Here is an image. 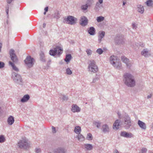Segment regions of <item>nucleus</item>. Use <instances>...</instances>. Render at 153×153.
Wrapping results in <instances>:
<instances>
[{"label": "nucleus", "instance_id": "obj_7", "mask_svg": "<svg viewBox=\"0 0 153 153\" xmlns=\"http://www.w3.org/2000/svg\"><path fill=\"white\" fill-rule=\"evenodd\" d=\"M110 63L113 66L116 67L117 68L119 69L120 68V65H118V59L117 57L114 56H111L110 58Z\"/></svg>", "mask_w": 153, "mask_h": 153}, {"label": "nucleus", "instance_id": "obj_12", "mask_svg": "<svg viewBox=\"0 0 153 153\" xmlns=\"http://www.w3.org/2000/svg\"><path fill=\"white\" fill-rule=\"evenodd\" d=\"M98 1L96 3L94 10L96 11H99L101 8L103 7L102 5L103 0H98Z\"/></svg>", "mask_w": 153, "mask_h": 153}, {"label": "nucleus", "instance_id": "obj_14", "mask_svg": "<svg viewBox=\"0 0 153 153\" xmlns=\"http://www.w3.org/2000/svg\"><path fill=\"white\" fill-rule=\"evenodd\" d=\"M80 21L79 24L82 26H85L88 24V19L85 16H81L80 17Z\"/></svg>", "mask_w": 153, "mask_h": 153}, {"label": "nucleus", "instance_id": "obj_24", "mask_svg": "<svg viewBox=\"0 0 153 153\" xmlns=\"http://www.w3.org/2000/svg\"><path fill=\"white\" fill-rule=\"evenodd\" d=\"M149 53L148 50L147 48L144 49L141 53V55L145 57H148L149 55Z\"/></svg>", "mask_w": 153, "mask_h": 153}, {"label": "nucleus", "instance_id": "obj_61", "mask_svg": "<svg viewBox=\"0 0 153 153\" xmlns=\"http://www.w3.org/2000/svg\"><path fill=\"white\" fill-rule=\"evenodd\" d=\"M48 153H51V152H48Z\"/></svg>", "mask_w": 153, "mask_h": 153}, {"label": "nucleus", "instance_id": "obj_30", "mask_svg": "<svg viewBox=\"0 0 153 153\" xmlns=\"http://www.w3.org/2000/svg\"><path fill=\"white\" fill-rule=\"evenodd\" d=\"M81 131V127L79 126H76L74 128V132L76 134H80Z\"/></svg>", "mask_w": 153, "mask_h": 153}, {"label": "nucleus", "instance_id": "obj_58", "mask_svg": "<svg viewBox=\"0 0 153 153\" xmlns=\"http://www.w3.org/2000/svg\"><path fill=\"white\" fill-rule=\"evenodd\" d=\"M45 26H46V24L45 23H44L43 24V27L45 28Z\"/></svg>", "mask_w": 153, "mask_h": 153}, {"label": "nucleus", "instance_id": "obj_59", "mask_svg": "<svg viewBox=\"0 0 153 153\" xmlns=\"http://www.w3.org/2000/svg\"><path fill=\"white\" fill-rule=\"evenodd\" d=\"M126 3V2H125L124 1H123V6Z\"/></svg>", "mask_w": 153, "mask_h": 153}, {"label": "nucleus", "instance_id": "obj_60", "mask_svg": "<svg viewBox=\"0 0 153 153\" xmlns=\"http://www.w3.org/2000/svg\"><path fill=\"white\" fill-rule=\"evenodd\" d=\"M47 12H45V11L44 12V15H45L46 14V13Z\"/></svg>", "mask_w": 153, "mask_h": 153}, {"label": "nucleus", "instance_id": "obj_17", "mask_svg": "<svg viewBox=\"0 0 153 153\" xmlns=\"http://www.w3.org/2000/svg\"><path fill=\"white\" fill-rule=\"evenodd\" d=\"M123 122H131V119L129 115L126 113L123 114Z\"/></svg>", "mask_w": 153, "mask_h": 153}, {"label": "nucleus", "instance_id": "obj_56", "mask_svg": "<svg viewBox=\"0 0 153 153\" xmlns=\"http://www.w3.org/2000/svg\"><path fill=\"white\" fill-rule=\"evenodd\" d=\"M1 48H2V44H0V52H1Z\"/></svg>", "mask_w": 153, "mask_h": 153}, {"label": "nucleus", "instance_id": "obj_41", "mask_svg": "<svg viewBox=\"0 0 153 153\" xmlns=\"http://www.w3.org/2000/svg\"><path fill=\"white\" fill-rule=\"evenodd\" d=\"M5 139L3 135L0 136V143H3L4 142Z\"/></svg>", "mask_w": 153, "mask_h": 153}, {"label": "nucleus", "instance_id": "obj_26", "mask_svg": "<svg viewBox=\"0 0 153 153\" xmlns=\"http://www.w3.org/2000/svg\"><path fill=\"white\" fill-rule=\"evenodd\" d=\"M137 11L141 13H143L144 11V9L143 6L138 4L137 5Z\"/></svg>", "mask_w": 153, "mask_h": 153}, {"label": "nucleus", "instance_id": "obj_44", "mask_svg": "<svg viewBox=\"0 0 153 153\" xmlns=\"http://www.w3.org/2000/svg\"><path fill=\"white\" fill-rule=\"evenodd\" d=\"M86 52L88 56L91 55L92 54V51L90 49H87L86 51Z\"/></svg>", "mask_w": 153, "mask_h": 153}, {"label": "nucleus", "instance_id": "obj_23", "mask_svg": "<svg viewBox=\"0 0 153 153\" xmlns=\"http://www.w3.org/2000/svg\"><path fill=\"white\" fill-rule=\"evenodd\" d=\"M99 35L98 36V41L99 42H100L102 39L105 35V32L104 31H100L99 32Z\"/></svg>", "mask_w": 153, "mask_h": 153}, {"label": "nucleus", "instance_id": "obj_20", "mask_svg": "<svg viewBox=\"0 0 153 153\" xmlns=\"http://www.w3.org/2000/svg\"><path fill=\"white\" fill-rule=\"evenodd\" d=\"M137 123L139 127L142 129L145 130L146 129V125L143 122L140 120H138Z\"/></svg>", "mask_w": 153, "mask_h": 153}, {"label": "nucleus", "instance_id": "obj_33", "mask_svg": "<svg viewBox=\"0 0 153 153\" xmlns=\"http://www.w3.org/2000/svg\"><path fill=\"white\" fill-rule=\"evenodd\" d=\"M40 59L41 61L43 62H45V56L44 53L42 52L40 55Z\"/></svg>", "mask_w": 153, "mask_h": 153}, {"label": "nucleus", "instance_id": "obj_5", "mask_svg": "<svg viewBox=\"0 0 153 153\" xmlns=\"http://www.w3.org/2000/svg\"><path fill=\"white\" fill-rule=\"evenodd\" d=\"M89 71L93 73H95L98 71V68L96 65V62L94 60L90 61V63L88 66Z\"/></svg>", "mask_w": 153, "mask_h": 153}, {"label": "nucleus", "instance_id": "obj_53", "mask_svg": "<svg viewBox=\"0 0 153 153\" xmlns=\"http://www.w3.org/2000/svg\"><path fill=\"white\" fill-rule=\"evenodd\" d=\"M13 0H7V2L9 4H10Z\"/></svg>", "mask_w": 153, "mask_h": 153}, {"label": "nucleus", "instance_id": "obj_37", "mask_svg": "<svg viewBox=\"0 0 153 153\" xmlns=\"http://www.w3.org/2000/svg\"><path fill=\"white\" fill-rule=\"evenodd\" d=\"M86 138L87 140H92L93 137L91 134L90 133L87 134Z\"/></svg>", "mask_w": 153, "mask_h": 153}, {"label": "nucleus", "instance_id": "obj_28", "mask_svg": "<svg viewBox=\"0 0 153 153\" xmlns=\"http://www.w3.org/2000/svg\"><path fill=\"white\" fill-rule=\"evenodd\" d=\"M72 58V56L71 54H67L66 55L65 58V59L64 60L65 62H68L70 61Z\"/></svg>", "mask_w": 153, "mask_h": 153}, {"label": "nucleus", "instance_id": "obj_18", "mask_svg": "<svg viewBox=\"0 0 153 153\" xmlns=\"http://www.w3.org/2000/svg\"><path fill=\"white\" fill-rule=\"evenodd\" d=\"M121 59L123 62L125 63L127 67H130L131 66V64L129 62V59L127 58L125 56H122Z\"/></svg>", "mask_w": 153, "mask_h": 153}, {"label": "nucleus", "instance_id": "obj_11", "mask_svg": "<svg viewBox=\"0 0 153 153\" xmlns=\"http://www.w3.org/2000/svg\"><path fill=\"white\" fill-rule=\"evenodd\" d=\"M14 51L13 49H11L9 51V54L10 56L11 60L14 62H16L18 59L17 57L14 53Z\"/></svg>", "mask_w": 153, "mask_h": 153}, {"label": "nucleus", "instance_id": "obj_50", "mask_svg": "<svg viewBox=\"0 0 153 153\" xmlns=\"http://www.w3.org/2000/svg\"><path fill=\"white\" fill-rule=\"evenodd\" d=\"M117 115L119 119H121L123 118V115L122 116L121 114L119 112H117Z\"/></svg>", "mask_w": 153, "mask_h": 153}, {"label": "nucleus", "instance_id": "obj_49", "mask_svg": "<svg viewBox=\"0 0 153 153\" xmlns=\"http://www.w3.org/2000/svg\"><path fill=\"white\" fill-rule=\"evenodd\" d=\"M147 151V149H146L143 148L141 149V152L142 153H146Z\"/></svg>", "mask_w": 153, "mask_h": 153}, {"label": "nucleus", "instance_id": "obj_22", "mask_svg": "<svg viewBox=\"0 0 153 153\" xmlns=\"http://www.w3.org/2000/svg\"><path fill=\"white\" fill-rule=\"evenodd\" d=\"M29 95L27 94L25 95L21 100L22 102H25L27 101L30 99Z\"/></svg>", "mask_w": 153, "mask_h": 153}, {"label": "nucleus", "instance_id": "obj_39", "mask_svg": "<svg viewBox=\"0 0 153 153\" xmlns=\"http://www.w3.org/2000/svg\"><path fill=\"white\" fill-rule=\"evenodd\" d=\"M88 7L86 4L82 5L81 7V9L83 11L86 10L88 8Z\"/></svg>", "mask_w": 153, "mask_h": 153}, {"label": "nucleus", "instance_id": "obj_52", "mask_svg": "<svg viewBox=\"0 0 153 153\" xmlns=\"http://www.w3.org/2000/svg\"><path fill=\"white\" fill-rule=\"evenodd\" d=\"M132 28L133 29H136L137 27L135 23H133L132 24Z\"/></svg>", "mask_w": 153, "mask_h": 153}, {"label": "nucleus", "instance_id": "obj_51", "mask_svg": "<svg viewBox=\"0 0 153 153\" xmlns=\"http://www.w3.org/2000/svg\"><path fill=\"white\" fill-rule=\"evenodd\" d=\"M62 99L64 100H67L68 99V97L64 95L63 96Z\"/></svg>", "mask_w": 153, "mask_h": 153}, {"label": "nucleus", "instance_id": "obj_2", "mask_svg": "<svg viewBox=\"0 0 153 153\" xmlns=\"http://www.w3.org/2000/svg\"><path fill=\"white\" fill-rule=\"evenodd\" d=\"M131 126V122H122L120 120H117L114 123L113 128L118 129L120 127H123L126 129H128Z\"/></svg>", "mask_w": 153, "mask_h": 153}, {"label": "nucleus", "instance_id": "obj_15", "mask_svg": "<svg viewBox=\"0 0 153 153\" xmlns=\"http://www.w3.org/2000/svg\"><path fill=\"white\" fill-rule=\"evenodd\" d=\"M120 135L122 137L127 138H131L133 136V134L131 133H128L125 131H121Z\"/></svg>", "mask_w": 153, "mask_h": 153}, {"label": "nucleus", "instance_id": "obj_4", "mask_svg": "<svg viewBox=\"0 0 153 153\" xmlns=\"http://www.w3.org/2000/svg\"><path fill=\"white\" fill-rule=\"evenodd\" d=\"M77 19L74 16H68L67 18H64L63 22L64 23L71 25H73L76 23Z\"/></svg>", "mask_w": 153, "mask_h": 153}, {"label": "nucleus", "instance_id": "obj_35", "mask_svg": "<svg viewBox=\"0 0 153 153\" xmlns=\"http://www.w3.org/2000/svg\"><path fill=\"white\" fill-rule=\"evenodd\" d=\"M78 140L81 141H84L85 139L84 137L81 134H79L78 135Z\"/></svg>", "mask_w": 153, "mask_h": 153}, {"label": "nucleus", "instance_id": "obj_46", "mask_svg": "<svg viewBox=\"0 0 153 153\" xmlns=\"http://www.w3.org/2000/svg\"><path fill=\"white\" fill-rule=\"evenodd\" d=\"M35 150L36 153H41V149H40L36 148Z\"/></svg>", "mask_w": 153, "mask_h": 153}, {"label": "nucleus", "instance_id": "obj_16", "mask_svg": "<svg viewBox=\"0 0 153 153\" xmlns=\"http://www.w3.org/2000/svg\"><path fill=\"white\" fill-rule=\"evenodd\" d=\"M80 108L76 104H73L72 106L71 111L74 113L79 112L80 111Z\"/></svg>", "mask_w": 153, "mask_h": 153}, {"label": "nucleus", "instance_id": "obj_57", "mask_svg": "<svg viewBox=\"0 0 153 153\" xmlns=\"http://www.w3.org/2000/svg\"><path fill=\"white\" fill-rule=\"evenodd\" d=\"M114 153H119L117 150H115V151Z\"/></svg>", "mask_w": 153, "mask_h": 153}, {"label": "nucleus", "instance_id": "obj_54", "mask_svg": "<svg viewBox=\"0 0 153 153\" xmlns=\"http://www.w3.org/2000/svg\"><path fill=\"white\" fill-rule=\"evenodd\" d=\"M48 7H45L44 9L45 11V12H47L48 10Z\"/></svg>", "mask_w": 153, "mask_h": 153}, {"label": "nucleus", "instance_id": "obj_3", "mask_svg": "<svg viewBox=\"0 0 153 153\" xmlns=\"http://www.w3.org/2000/svg\"><path fill=\"white\" fill-rule=\"evenodd\" d=\"M12 77L14 82L19 85H22L23 83L22 80L21 76L19 74L13 72L12 74Z\"/></svg>", "mask_w": 153, "mask_h": 153}, {"label": "nucleus", "instance_id": "obj_32", "mask_svg": "<svg viewBox=\"0 0 153 153\" xmlns=\"http://www.w3.org/2000/svg\"><path fill=\"white\" fill-rule=\"evenodd\" d=\"M9 64L12 67L13 69L15 71H18L19 69L14 65V64L11 61L9 62Z\"/></svg>", "mask_w": 153, "mask_h": 153}, {"label": "nucleus", "instance_id": "obj_1", "mask_svg": "<svg viewBox=\"0 0 153 153\" xmlns=\"http://www.w3.org/2000/svg\"><path fill=\"white\" fill-rule=\"evenodd\" d=\"M123 81L124 83L128 87H133L135 85L134 76L128 73L124 74L123 75Z\"/></svg>", "mask_w": 153, "mask_h": 153}, {"label": "nucleus", "instance_id": "obj_45", "mask_svg": "<svg viewBox=\"0 0 153 153\" xmlns=\"http://www.w3.org/2000/svg\"><path fill=\"white\" fill-rule=\"evenodd\" d=\"M5 8H6V12L7 13V16H8V12H9V5H7V6Z\"/></svg>", "mask_w": 153, "mask_h": 153}, {"label": "nucleus", "instance_id": "obj_47", "mask_svg": "<svg viewBox=\"0 0 153 153\" xmlns=\"http://www.w3.org/2000/svg\"><path fill=\"white\" fill-rule=\"evenodd\" d=\"M4 66V63L2 62H0V68H3Z\"/></svg>", "mask_w": 153, "mask_h": 153}, {"label": "nucleus", "instance_id": "obj_48", "mask_svg": "<svg viewBox=\"0 0 153 153\" xmlns=\"http://www.w3.org/2000/svg\"><path fill=\"white\" fill-rule=\"evenodd\" d=\"M52 132L53 133H56V128L54 127L53 126H52Z\"/></svg>", "mask_w": 153, "mask_h": 153}, {"label": "nucleus", "instance_id": "obj_27", "mask_svg": "<svg viewBox=\"0 0 153 153\" xmlns=\"http://www.w3.org/2000/svg\"><path fill=\"white\" fill-rule=\"evenodd\" d=\"M93 125L96 126L97 128H99L101 125V123L99 121L93 122Z\"/></svg>", "mask_w": 153, "mask_h": 153}, {"label": "nucleus", "instance_id": "obj_21", "mask_svg": "<svg viewBox=\"0 0 153 153\" xmlns=\"http://www.w3.org/2000/svg\"><path fill=\"white\" fill-rule=\"evenodd\" d=\"M88 31L89 34L91 35H94L95 33V29L93 27H91L88 28Z\"/></svg>", "mask_w": 153, "mask_h": 153}, {"label": "nucleus", "instance_id": "obj_29", "mask_svg": "<svg viewBox=\"0 0 153 153\" xmlns=\"http://www.w3.org/2000/svg\"><path fill=\"white\" fill-rule=\"evenodd\" d=\"M85 148L88 150H91L92 149L93 147L92 145L90 144H84Z\"/></svg>", "mask_w": 153, "mask_h": 153}, {"label": "nucleus", "instance_id": "obj_34", "mask_svg": "<svg viewBox=\"0 0 153 153\" xmlns=\"http://www.w3.org/2000/svg\"><path fill=\"white\" fill-rule=\"evenodd\" d=\"M146 4L149 7L152 6L153 4V1L152 0H147L146 2Z\"/></svg>", "mask_w": 153, "mask_h": 153}, {"label": "nucleus", "instance_id": "obj_25", "mask_svg": "<svg viewBox=\"0 0 153 153\" xmlns=\"http://www.w3.org/2000/svg\"><path fill=\"white\" fill-rule=\"evenodd\" d=\"M14 121V118L12 116H10L8 118L7 122L9 125H12Z\"/></svg>", "mask_w": 153, "mask_h": 153}, {"label": "nucleus", "instance_id": "obj_36", "mask_svg": "<svg viewBox=\"0 0 153 153\" xmlns=\"http://www.w3.org/2000/svg\"><path fill=\"white\" fill-rule=\"evenodd\" d=\"M104 19V17L102 16H99L97 17L96 19L98 22H100L103 21Z\"/></svg>", "mask_w": 153, "mask_h": 153}, {"label": "nucleus", "instance_id": "obj_9", "mask_svg": "<svg viewBox=\"0 0 153 153\" xmlns=\"http://www.w3.org/2000/svg\"><path fill=\"white\" fill-rule=\"evenodd\" d=\"M18 145L20 148L27 149L29 146L30 143H28L27 140H20L18 143Z\"/></svg>", "mask_w": 153, "mask_h": 153}, {"label": "nucleus", "instance_id": "obj_31", "mask_svg": "<svg viewBox=\"0 0 153 153\" xmlns=\"http://www.w3.org/2000/svg\"><path fill=\"white\" fill-rule=\"evenodd\" d=\"M94 3V0H88L86 4L88 7H91Z\"/></svg>", "mask_w": 153, "mask_h": 153}, {"label": "nucleus", "instance_id": "obj_40", "mask_svg": "<svg viewBox=\"0 0 153 153\" xmlns=\"http://www.w3.org/2000/svg\"><path fill=\"white\" fill-rule=\"evenodd\" d=\"M100 78L99 75L96 74L95 77L93 79L92 82L95 83L96 81L99 79Z\"/></svg>", "mask_w": 153, "mask_h": 153}, {"label": "nucleus", "instance_id": "obj_8", "mask_svg": "<svg viewBox=\"0 0 153 153\" xmlns=\"http://www.w3.org/2000/svg\"><path fill=\"white\" fill-rule=\"evenodd\" d=\"M115 43L118 45L123 44L124 43L123 36L121 34H117L114 39Z\"/></svg>", "mask_w": 153, "mask_h": 153}, {"label": "nucleus", "instance_id": "obj_43", "mask_svg": "<svg viewBox=\"0 0 153 153\" xmlns=\"http://www.w3.org/2000/svg\"><path fill=\"white\" fill-rule=\"evenodd\" d=\"M103 52V51L100 48H99L96 50V52L100 55L102 54Z\"/></svg>", "mask_w": 153, "mask_h": 153}, {"label": "nucleus", "instance_id": "obj_42", "mask_svg": "<svg viewBox=\"0 0 153 153\" xmlns=\"http://www.w3.org/2000/svg\"><path fill=\"white\" fill-rule=\"evenodd\" d=\"M66 74L68 75H71L72 74V71L70 69L68 68L66 70Z\"/></svg>", "mask_w": 153, "mask_h": 153}, {"label": "nucleus", "instance_id": "obj_10", "mask_svg": "<svg viewBox=\"0 0 153 153\" xmlns=\"http://www.w3.org/2000/svg\"><path fill=\"white\" fill-rule=\"evenodd\" d=\"M33 58H31L30 56H27L25 60V63L29 68L31 67L33 65Z\"/></svg>", "mask_w": 153, "mask_h": 153}, {"label": "nucleus", "instance_id": "obj_19", "mask_svg": "<svg viewBox=\"0 0 153 153\" xmlns=\"http://www.w3.org/2000/svg\"><path fill=\"white\" fill-rule=\"evenodd\" d=\"M101 129L102 132L105 133L108 132L109 131V127L106 124L102 125Z\"/></svg>", "mask_w": 153, "mask_h": 153}, {"label": "nucleus", "instance_id": "obj_6", "mask_svg": "<svg viewBox=\"0 0 153 153\" xmlns=\"http://www.w3.org/2000/svg\"><path fill=\"white\" fill-rule=\"evenodd\" d=\"M62 49L60 47L57 46L54 48L53 50H51L49 53L51 55L54 56L56 54H57L58 55L61 54L62 52Z\"/></svg>", "mask_w": 153, "mask_h": 153}, {"label": "nucleus", "instance_id": "obj_55", "mask_svg": "<svg viewBox=\"0 0 153 153\" xmlns=\"http://www.w3.org/2000/svg\"><path fill=\"white\" fill-rule=\"evenodd\" d=\"M152 95L151 94H150V95H149L147 96V98L148 99H149V98H151V97Z\"/></svg>", "mask_w": 153, "mask_h": 153}, {"label": "nucleus", "instance_id": "obj_38", "mask_svg": "<svg viewBox=\"0 0 153 153\" xmlns=\"http://www.w3.org/2000/svg\"><path fill=\"white\" fill-rule=\"evenodd\" d=\"M53 17L56 19H58L60 17L59 14L58 12H56L54 13Z\"/></svg>", "mask_w": 153, "mask_h": 153}, {"label": "nucleus", "instance_id": "obj_13", "mask_svg": "<svg viewBox=\"0 0 153 153\" xmlns=\"http://www.w3.org/2000/svg\"><path fill=\"white\" fill-rule=\"evenodd\" d=\"M66 152L65 148L61 147L55 148L53 150V153H66Z\"/></svg>", "mask_w": 153, "mask_h": 153}]
</instances>
